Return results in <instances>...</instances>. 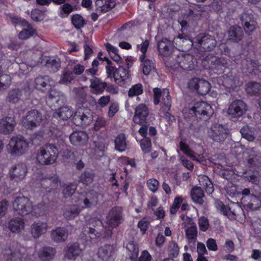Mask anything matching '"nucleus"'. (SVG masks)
<instances>
[{"mask_svg":"<svg viewBox=\"0 0 261 261\" xmlns=\"http://www.w3.org/2000/svg\"><path fill=\"white\" fill-rule=\"evenodd\" d=\"M247 110V105L243 100L236 99L229 105L227 113L232 118L237 119L242 117Z\"/></svg>","mask_w":261,"mask_h":261,"instance_id":"obj_16","label":"nucleus"},{"mask_svg":"<svg viewBox=\"0 0 261 261\" xmlns=\"http://www.w3.org/2000/svg\"><path fill=\"white\" fill-rule=\"evenodd\" d=\"M83 208L77 204H71L67 206L63 212V216L67 220H73L79 216Z\"/></svg>","mask_w":261,"mask_h":261,"instance_id":"obj_34","label":"nucleus"},{"mask_svg":"<svg viewBox=\"0 0 261 261\" xmlns=\"http://www.w3.org/2000/svg\"><path fill=\"white\" fill-rule=\"evenodd\" d=\"M45 65L49 72L55 73L59 70L61 64L56 59L50 58L47 60Z\"/></svg>","mask_w":261,"mask_h":261,"instance_id":"obj_47","label":"nucleus"},{"mask_svg":"<svg viewBox=\"0 0 261 261\" xmlns=\"http://www.w3.org/2000/svg\"><path fill=\"white\" fill-rule=\"evenodd\" d=\"M93 120L91 110L87 107H81L76 110L73 117V122L76 126L89 125Z\"/></svg>","mask_w":261,"mask_h":261,"instance_id":"obj_12","label":"nucleus"},{"mask_svg":"<svg viewBox=\"0 0 261 261\" xmlns=\"http://www.w3.org/2000/svg\"><path fill=\"white\" fill-rule=\"evenodd\" d=\"M146 186L148 190L153 193H155L158 191L160 184L157 179L152 178L147 180Z\"/></svg>","mask_w":261,"mask_h":261,"instance_id":"obj_57","label":"nucleus"},{"mask_svg":"<svg viewBox=\"0 0 261 261\" xmlns=\"http://www.w3.org/2000/svg\"><path fill=\"white\" fill-rule=\"evenodd\" d=\"M200 187H195L191 190V197L193 201L201 203L204 197V191L210 195L214 191V185L212 181L208 176L202 175L198 177Z\"/></svg>","mask_w":261,"mask_h":261,"instance_id":"obj_5","label":"nucleus"},{"mask_svg":"<svg viewBox=\"0 0 261 261\" xmlns=\"http://www.w3.org/2000/svg\"><path fill=\"white\" fill-rule=\"evenodd\" d=\"M59 154V148L55 144L47 143L41 146L38 151L36 160L41 165L54 164Z\"/></svg>","mask_w":261,"mask_h":261,"instance_id":"obj_4","label":"nucleus"},{"mask_svg":"<svg viewBox=\"0 0 261 261\" xmlns=\"http://www.w3.org/2000/svg\"><path fill=\"white\" fill-rule=\"evenodd\" d=\"M76 186L72 183L66 185L63 190V194L65 198L70 197L73 194L76 190Z\"/></svg>","mask_w":261,"mask_h":261,"instance_id":"obj_58","label":"nucleus"},{"mask_svg":"<svg viewBox=\"0 0 261 261\" xmlns=\"http://www.w3.org/2000/svg\"><path fill=\"white\" fill-rule=\"evenodd\" d=\"M57 250L52 247H43L39 251L38 255L41 261H51L56 254Z\"/></svg>","mask_w":261,"mask_h":261,"instance_id":"obj_32","label":"nucleus"},{"mask_svg":"<svg viewBox=\"0 0 261 261\" xmlns=\"http://www.w3.org/2000/svg\"><path fill=\"white\" fill-rule=\"evenodd\" d=\"M95 4L96 11L101 13L108 12L115 7L113 2L108 3L105 0H96Z\"/></svg>","mask_w":261,"mask_h":261,"instance_id":"obj_40","label":"nucleus"},{"mask_svg":"<svg viewBox=\"0 0 261 261\" xmlns=\"http://www.w3.org/2000/svg\"><path fill=\"white\" fill-rule=\"evenodd\" d=\"M148 115L149 110L147 106L143 103L139 104L136 108L133 121L138 124L147 123Z\"/></svg>","mask_w":261,"mask_h":261,"instance_id":"obj_19","label":"nucleus"},{"mask_svg":"<svg viewBox=\"0 0 261 261\" xmlns=\"http://www.w3.org/2000/svg\"><path fill=\"white\" fill-rule=\"evenodd\" d=\"M248 164L250 167H259L261 165V158L256 155L250 156Z\"/></svg>","mask_w":261,"mask_h":261,"instance_id":"obj_63","label":"nucleus"},{"mask_svg":"<svg viewBox=\"0 0 261 261\" xmlns=\"http://www.w3.org/2000/svg\"><path fill=\"white\" fill-rule=\"evenodd\" d=\"M179 66L185 70H192L194 68V62L193 61V56L190 54L182 55L178 57Z\"/></svg>","mask_w":261,"mask_h":261,"instance_id":"obj_33","label":"nucleus"},{"mask_svg":"<svg viewBox=\"0 0 261 261\" xmlns=\"http://www.w3.org/2000/svg\"><path fill=\"white\" fill-rule=\"evenodd\" d=\"M150 44V41L148 39L143 41L141 44L137 45V49L140 50L142 54L140 56V61H142L146 58V53Z\"/></svg>","mask_w":261,"mask_h":261,"instance_id":"obj_48","label":"nucleus"},{"mask_svg":"<svg viewBox=\"0 0 261 261\" xmlns=\"http://www.w3.org/2000/svg\"><path fill=\"white\" fill-rule=\"evenodd\" d=\"M29 92L24 89H14L11 90L8 94V100L11 103H15L19 100H24L29 99Z\"/></svg>","mask_w":261,"mask_h":261,"instance_id":"obj_26","label":"nucleus"},{"mask_svg":"<svg viewBox=\"0 0 261 261\" xmlns=\"http://www.w3.org/2000/svg\"><path fill=\"white\" fill-rule=\"evenodd\" d=\"M28 172V169L25 165L18 164L13 167L9 171L10 177L16 181L23 179Z\"/></svg>","mask_w":261,"mask_h":261,"instance_id":"obj_21","label":"nucleus"},{"mask_svg":"<svg viewBox=\"0 0 261 261\" xmlns=\"http://www.w3.org/2000/svg\"><path fill=\"white\" fill-rule=\"evenodd\" d=\"M108 77L113 78L115 82L120 86H124L127 81H129L130 71L122 66L118 68L114 66L106 67Z\"/></svg>","mask_w":261,"mask_h":261,"instance_id":"obj_8","label":"nucleus"},{"mask_svg":"<svg viewBox=\"0 0 261 261\" xmlns=\"http://www.w3.org/2000/svg\"><path fill=\"white\" fill-rule=\"evenodd\" d=\"M54 84V81L48 75H39L35 79V88L43 93L47 92L46 103L53 110L56 109L60 101V92L53 88Z\"/></svg>","mask_w":261,"mask_h":261,"instance_id":"obj_2","label":"nucleus"},{"mask_svg":"<svg viewBox=\"0 0 261 261\" xmlns=\"http://www.w3.org/2000/svg\"><path fill=\"white\" fill-rule=\"evenodd\" d=\"M27 24L28 29H23L18 35L20 39L25 40L32 36L35 33V30L34 29L30 24Z\"/></svg>","mask_w":261,"mask_h":261,"instance_id":"obj_49","label":"nucleus"},{"mask_svg":"<svg viewBox=\"0 0 261 261\" xmlns=\"http://www.w3.org/2000/svg\"><path fill=\"white\" fill-rule=\"evenodd\" d=\"M179 248L175 241H172L169 246V255L171 258L176 257L179 254Z\"/></svg>","mask_w":261,"mask_h":261,"instance_id":"obj_55","label":"nucleus"},{"mask_svg":"<svg viewBox=\"0 0 261 261\" xmlns=\"http://www.w3.org/2000/svg\"><path fill=\"white\" fill-rule=\"evenodd\" d=\"M82 249L80 248L79 244L75 243L67 247L65 251V256L69 259H74L80 255Z\"/></svg>","mask_w":261,"mask_h":261,"instance_id":"obj_39","label":"nucleus"},{"mask_svg":"<svg viewBox=\"0 0 261 261\" xmlns=\"http://www.w3.org/2000/svg\"><path fill=\"white\" fill-rule=\"evenodd\" d=\"M157 48L160 55L167 57L172 54L174 46L171 41L165 38L158 42Z\"/></svg>","mask_w":261,"mask_h":261,"instance_id":"obj_22","label":"nucleus"},{"mask_svg":"<svg viewBox=\"0 0 261 261\" xmlns=\"http://www.w3.org/2000/svg\"><path fill=\"white\" fill-rule=\"evenodd\" d=\"M94 174L91 171H85L80 176V180L84 185L88 186L92 182Z\"/></svg>","mask_w":261,"mask_h":261,"instance_id":"obj_50","label":"nucleus"},{"mask_svg":"<svg viewBox=\"0 0 261 261\" xmlns=\"http://www.w3.org/2000/svg\"><path fill=\"white\" fill-rule=\"evenodd\" d=\"M42 120V114L37 110H31L23 117L22 124L25 128L33 129L40 125Z\"/></svg>","mask_w":261,"mask_h":261,"instance_id":"obj_13","label":"nucleus"},{"mask_svg":"<svg viewBox=\"0 0 261 261\" xmlns=\"http://www.w3.org/2000/svg\"><path fill=\"white\" fill-rule=\"evenodd\" d=\"M40 186L41 192H44L47 193H50L53 190H55L58 186V180L53 177L45 178L41 180Z\"/></svg>","mask_w":261,"mask_h":261,"instance_id":"obj_30","label":"nucleus"},{"mask_svg":"<svg viewBox=\"0 0 261 261\" xmlns=\"http://www.w3.org/2000/svg\"><path fill=\"white\" fill-rule=\"evenodd\" d=\"M212 60L211 69L214 73L217 74L223 75L239 67V63H236L237 65L233 64L232 61L228 58L215 57Z\"/></svg>","mask_w":261,"mask_h":261,"instance_id":"obj_10","label":"nucleus"},{"mask_svg":"<svg viewBox=\"0 0 261 261\" xmlns=\"http://www.w3.org/2000/svg\"><path fill=\"white\" fill-rule=\"evenodd\" d=\"M187 238L189 240L196 239L197 237V229L196 225L188 227L185 231Z\"/></svg>","mask_w":261,"mask_h":261,"instance_id":"obj_60","label":"nucleus"},{"mask_svg":"<svg viewBox=\"0 0 261 261\" xmlns=\"http://www.w3.org/2000/svg\"><path fill=\"white\" fill-rule=\"evenodd\" d=\"M141 148L144 153H148L151 149V141L150 138L143 139L140 141Z\"/></svg>","mask_w":261,"mask_h":261,"instance_id":"obj_53","label":"nucleus"},{"mask_svg":"<svg viewBox=\"0 0 261 261\" xmlns=\"http://www.w3.org/2000/svg\"><path fill=\"white\" fill-rule=\"evenodd\" d=\"M48 228L47 223L40 221L34 222L31 226V233L34 239L39 238Z\"/></svg>","mask_w":261,"mask_h":261,"instance_id":"obj_28","label":"nucleus"},{"mask_svg":"<svg viewBox=\"0 0 261 261\" xmlns=\"http://www.w3.org/2000/svg\"><path fill=\"white\" fill-rule=\"evenodd\" d=\"M71 21L74 27L79 30L86 24V21L83 17L79 14H73L71 17Z\"/></svg>","mask_w":261,"mask_h":261,"instance_id":"obj_45","label":"nucleus"},{"mask_svg":"<svg viewBox=\"0 0 261 261\" xmlns=\"http://www.w3.org/2000/svg\"><path fill=\"white\" fill-rule=\"evenodd\" d=\"M182 201L183 198L181 196H177L175 197L173 204L170 208V214L173 215L176 214L182 203Z\"/></svg>","mask_w":261,"mask_h":261,"instance_id":"obj_54","label":"nucleus"},{"mask_svg":"<svg viewBox=\"0 0 261 261\" xmlns=\"http://www.w3.org/2000/svg\"><path fill=\"white\" fill-rule=\"evenodd\" d=\"M246 179L254 185L253 190L255 195H252L249 207L252 210H257L261 206V188L259 182L261 180V176L256 172L249 173L246 176Z\"/></svg>","mask_w":261,"mask_h":261,"instance_id":"obj_7","label":"nucleus"},{"mask_svg":"<svg viewBox=\"0 0 261 261\" xmlns=\"http://www.w3.org/2000/svg\"><path fill=\"white\" fill-rule=\"evenodd\" d=\"M243 35L242 28L238 25L231 26L228 31L229 39L232 42H239L242 40Z\"/></svg>","mask_w":261,"mask_h":261,"instance_id":"obj_35","label":"nucleus"},{"mask_svg":"<svg viewBox=\"0 0 261 261\" xmlns=\"http://www.w3.org/2000/svg\"><path fill=\"white\" fill-rule=\"evenodd\" d=\"M50 236L51 239L54 242L56 243L63 242L67 238V230L65 227H58L51 231Z\"/></svg>","mask_w":261,"mask_h":261,"instance_id":"obj_31","label":"nucleus"},{"mask_svg":"<svg viewBox=\"0 0 261 261\" xmlns=\"http://www.w3.org/2000/svg\"><path fill=\"white\" fill-rule=\"evenodd\" d=\"M16 57L11 51L6 54L0 53V65L4 68L9 67L16 62Z\"/></svg>","mask_w":261,"mask_h":261,"instance_id":"obj_37","label":"nucleus"},{"mask_svg":"<svg viewBox=\"0 0 261 261\" xmlns=\"http://www.w3.org/2000/svg\"><path fill=\"white\" fill-rule=\"evenodd\" d=\"M246 92L251 95H257L261 92V84L257 82H250L246 85Z\"/></svg>","mask_w":261,"mask_h":261,"instance_id":"obj_44","label":"nucleus"},{"mask_svg":"<svg viewBox=\"0 0 261 261\" xmlns=\"http://www.w3.org/2000/svg\"><path fill=\"white\" fill-rule=\"evenodd\" d=\"M211 137L216 142H223L227 136V130L221 124H216L212 127Z\"/></svg>","mask_w":261,"mask_h":261,"instance_id":"obj_25","label":"nucleus"},{"mask_svg":"<svg viewBox=\"0 0 261 261\" xmlns=\"http://www.w3.org/2000/svg\"><path fill=\"white\" fill-rule=\"evenodd\" d=\"M114 251L113 245L106 244L98 249V257L102 261H107L111 256Z\"/></svg>","mask_w":261,"mask_h":261,"instance_id":"obj_38","label":"nucleus"},{"mask_svg":"<svg viewBox=\"0 0 261 261\" xmlns=\"http://www.w3.org/2000/svg\"><path fill=\"white\" fill-rule=\"evenodd\" d=\"M3 253L6 261H31V256H25L18 250H12L10 247L5 248Z\"/></svg>","mask_w":261,"mask_h":261,"instance_id":"obj_18","label":"nucleus"},{"mask_svg":"<svg viewBox=\"0 0 261 261\" xmlns=\"http://www.w3.org/2000/svg\"><path fill=\"white\" fill-rule=\"evenodd\" d=\"M150 222L143 218L138 222V227L140 229L142 234H144L149 227Z\"/></svg>","mask_w":261,"mask_h":261,"instance_id":"obj_64","label":"nucleus"},{"mask_svg":"<svg viewBox=\"0 0 261 261\" xmlns=\"http://www.w3.org/2000/svg\"><path fill=\"white\" fill-rule=\"evenodd\" d=\"M190 88L195 89L201 95H206L210 91L211 85L208 82L205 80L194 78L188 83Z\"/></svg>","mask_w":261,"mask_h":261,"instance_id":"obj_17","label":"nucleus"},{"mask_svg":"<svg viewBox=\"0 0 261 261\" xmlns=\"http://www.w3.org/2000/svg\"><path fill=\"white\" fill-rule=\"evenodd\" d=\"M180 150L186 155L192 158L193 156V152L190 148L189 146L184 141H181L179 143Z\"/></svg>","mask_w":261,"mask_h":261,"instance_id":"obj_62","label":"nucleus"},{"mask_svg":"<svg viewBox=\"0 0 261 261\" xmlns=\"http://www.w3.org/2000/svg\"><path fill=\"white\" fill-rule=\"evenodd\" d=\"M198 224L200 230L203 232L206 231L210 226L208 219L204 216H201L199 218Z\"/></svg>","mask_w":261,"mask_h":261,"instance_id":"obj_61","label":"nucleus"},{"mask_svg":"<svg viewBox=\"0 0 261 261\" xmlns=\"http://www.w3.org/2000/svg\"><path fill=\"white\" fill-rule=\"evenodd\" d=\"M222 85L226 90L231 92L234 91L238 86L239 81L236 75L232 74V70L225 73L223 76Z\"/></svg>","mask_w":261,"mask_h":261,"instance_id":"obj_23","label":"nucleus"},{"mask_svg":"<svg viewBox=\"0 0 261 261\" xmlns=\"http://www.w3.org/2000/svg\"><path fill=\"white\" fill-rule=\"evenodd\" d=\"M123 208L115 206L108 212L106 219L107 228L103 232L104 227L99 219L90 220L87 225L84 227L83 233L92 242L100 237L109 239L111 238L113 230L118 227L123 221Z\"/></svg>","mask_w":261,"mask_h":261,"instance_id":"obj_1","label":"nucleus"},{"mask_svg":"<svg viewBox=\"0 0 261 261\" xmlns=\"http://www.w3.org/2000/svg\"><path fill=\"white\" fill-rule=\"evenodd\" d=\"M31 17L32 19L36 21H41L44 18V13L43 11L35 9L31 11Z\"/></svg>","mask_w":261,"mask_h":261,"instance_id":"obj_59","label":"nucleus"},{"mask_svg":"<svg viewBox=\"0 0 261 261\" xmlns=\"http://www.w3.org/2000/svg\"><path fill=\"white\" fill-rule=\"evenodd\" d=\"M90 88L92 93L99 95L102 94L105 91L112 94H117L119 89L113 84L103 81L100 78L94 77L90 80Z\"/></svg>","mask_w":261,"mask_h":261,"instance_id":"obj_9","label":"nucleus"},{"mask_svg":"<svg viewBox=\"0 0 261 261\" xmlns=\"http://www.w3.org/2000/svg\"><path fill=\"white\" fill-rule=\"evenodd\" d=\"M194 42L198 44L204 51H211L216 46L217 41L214 37L208 34L198 35L194 38Z\"/></svg>","mask_w":261,"mask_h":261,"instance_id":"obj_15","label":"nucleus"},{"mask_svg":"<svg viewBox=\"0 0 261 261\" xmlns=\"http://www.w3.org/2000/svg\"><path fill=\"white\" fill-rule=\"evenodd\" d=\"M115 149L119 151L123 152L126 149L127 144L126 137L124 134H119L114 140Z\"/></svg>","mask_w":261,"mask_h":261,"instance_id":"obj_41","label":"nucleus"},{"mask_svg":"<svg viewBox=\"0 0 261 261\" xmlns=\"http://www.w3.org/2000/svg\"><path fill=\"white\" fill-rule=\"evenodd\" d=\"M76 10L75 6L73 7L70 4L65 2L59 8L58 15L62 18H65Z\"/></svg>","mask_w":261,"mask_h":261,"instance_id":"obj_43","label":"nucleus"},{"mask_svg":"<svg viewBox=\"0 0 261 261\" xmlns=\"http://www.w3.org/2000/svg\"><path fill=\"white\" fill-rule=\"evenodd\" d=\"M8 229L12 233H19L24 228L25 222L24 220L20 217L13 218L8 222Z\"/></svg>","mask_w":261,"mask_h":261,"instance_id":"obj_29","label":"nucleus"},{"mask_svg":"<svg viewBox=\"0 0 261 261\" xmlns=\"http://www.w3.org/2000/svg\"><path fill=\"white\" fill-rule=\"evenodd\" d=\"M241 24L246 34L250 35L255 30L257 23L251 14L244 13L240 17Z\"/></svg>","mask_w":261,"mask_h":261,"instance_id":"obj_20","label":"nucleus"},{"mask_svg":"<svg viewBox=\"0 0 261 261\" xmlns=\"http://www.w3.org/2000/svg\"><path fill=\"white\" fill-rule=\"evenodd\" d=\"M88 139V134L84 131H74L69 136L70 143L73 145H85Z\"/></svg>","mask_w":261,"mask_h":261,"instance_id":"obj_27","label":"nucleus"},{"mask_svg":"<svg viewBox=\"0 0 261 261\" xmlns=\"http://www.w3.org/2000/svg\"><path fill=\"white\" fill-rule=\"evenodd\" d=\"M29 142L20 135L13 136L7 146V151L12 156H19L28 149Z\"/></svg>","mask_w":261,"mask_h":261,"instance_id":"obj_6","label":"nucleus"},{"mask_svg":"<svg viewBox=\"0 0 261 261\" xmlns=\"http://www.w3.org/2000/svg\"><path fill=\"white\" fill-rule=\"evenodd\" d=\"M143 93V87L141 84L133 85L128 90L127 94L129 97H133L141 95Z\"/></svg>","mask_w":261,"mask_h":261,"instance_id":"obj_46","label":"nucleus"},{"mask_svg":"<svg viewBox=\"0 0 261 261\" xmlns=\"http://www.w3.org/2000/svg\"><path fill=\"white\" fill-rule=\"evenodd\" d=\"M189 113L194 114L198 119L206 121L213 115L214 110L210 104L201 101L195 103L194 105L189 109Z\"/></svg>","mask_w":261,"mask_h":261,"instance_id":"obj_11","label":"nucleus"},{"mask_svg":"<svg viewBox=\"0 0 261 261\" xmlns=\"http://www.w3.org/2000/svg\"><path fill=\"white\" fill-rule=\"evenodd\" d=\"M46 205L44 202L38 203L33 206L32 212L35 214L36 217L43 215L46 211Z\"/></svg>","mask_w":261,"mask_h":261,"instance_id":"obj_51","label":"nucleus"},{"mask_svg":"<svg viewBox=\"0 0 261 261\" xmlns=\"http://www.w3.org/2000/svg\"><path fill=\"white\" fill-rule=\"evenodd\" d=\"M240 132L242 136L248 141H253L254 140L255 137L254 134L248 126H245L242 128Z\"/></svg>","mask_w":261,"mask_h":261,"instance_id":"obj_56","label":"nucleus"},{"mask_svg":"<svg viewBox=\"0 0 261 261\" xmlns=\"http://www.w3.org/2000/svg\"><path fill=\"white\" fill-rule=\"evenodd\" d=\"M73 115V110L71 107L63 106L58 109L54 113V116L63 120H67Z\"/></svg>","mask_w":261,"mask_h":261,"instance_id":"obj_36","label":"nucleus"},{"mask_svg":"<svg viewBox=\"0 0 261 261\" xmlns=\"http://www.w3.org/2000/svg\"><path fill=\"white\" fill-rule=\"evenodd\" d=\"M142 63L143 68V73L145 75H148L151 70L153 68V63L152 61L144 58L142 61H140Z\"/></svg>","mask_w":261,"mask_h":261,"instance_id":"obj_52","label":"nucleus"},{"mask_svg":"<svg viewBox=\"0 0 261 261\" xmlns=\"http://www.w3.org/2000/svg\"><path fill=\"white\" fill-rule=\"evenodd\" d=\"M14 117L6 116L0 120V133L4 135L11 134L16 125Z\"/></svg>","mask_w":261,"mask_h":261,"instance_id":"obj_24","label":"nucleus"},{"mask_svg":"<svg viewBox=\"0 0 261 261\" xmlns=\"http://www.w3.org/2000/svg\"><path fill=\"white\" fill-rule=\"evenodd\" d=\"M13 207L19 215L22 216L32 213V203L24 196L17 197L13 203Z\"/></svg>","mask_w":261,"mask_h":261,"instance_id":"obj_14","label":"nucleus"},{"mask_svg":"<svg viewBox=\"0 0 261 261\" xmlns=\"http://www.w3.org/2000/svg\"><path fill=\"white\" fill-rule=\"evenodd\" d=\"M153 102L154 105H158L161 102V112L164 118L169 122L175 121L174 115L170 113L172 105V98L169 90L167 88L161 90L156 87L153 89Z\"/></svg>","mask_w":261,"mask_h":261,"instance_id":"obj_3","label":"nucleus"},{"mask_svg":"<svg viewBox=\"0 0 261 261\" xmlns=\"http://www.w3.org/2000/svg\"><path fill=\"white\" fill-rule=\"evenodd\" d=\"M126 249L128 257L133 259L138 258L139 249L137 243L129 241L126 245Z\"/></svg>","mask_w":261,"mask_h":261,"instance_id":"obj_42","label":"nucleus"}]
</instances>
